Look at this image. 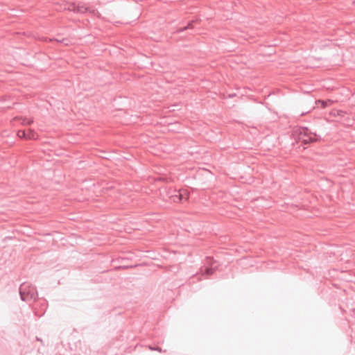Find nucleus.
<instances>
[{"mask_svg":"<svg viewBox=\"0 0 355 355\" xmlns=\"http://www.w3.org/2000/svg\"><path fill=\"white\" fill-rule=\"evenodd\" d=\"M20 297L22 301L29 302L31 300H35L37 293L34 288L29 286L26 283H23L19 288Z\"/></svg>","mask_w":355,"mask_h":355,"instance_id":"nucleus-1","label":"nucleus"},{"mask_svg":"<svg viewBox=\"0 0 355 355\" xmlns=\"http://www.w3.org/2000/svg\"><path fill=\"white\" fill-rule=\"evenodd\" d=\"M36 339H37V340L40 341L41 343H42V339H40L39 338H37Z\"/></svg>","mask_w":355,"mask_h":355,"instance_id":"nucleus-18","label":"nucleus"},{"mask_svg":"<svg viewBox=\"0 0 355 355\" xmlns=\"http://www.w3.org/2000/svg\"><path fill=\"white\" fill-rule=\"evenodd\" d=\"M88 8L83 3L77 4L76 12L85 13L87 11Z\"/></svg>","mask_w":355,"mask_h":355,"instance_id":"nucleus-5","label":"nucleus"},{"mask_svg":"<svg viewBox=\"0 0 355 355\" xmlns=\"http://www.w3.org/2000/svg\"><path fill=\"white\" fill-rule=\"evenodd\" d=\"M26 136L28 139H33L35 140L37 139L38 135L35 132L34 130L28 129V132H26Z\"/></svg>","mask_w":355,"mask_h":355,"instance_id":"nucleus-4","label":"nucleus"},{"mask_svg":"<svg viewBox=\"0 0 355 355\" xmlns=\"http://www.w3.org/2000/svg\"><path fill=\"white\" fill-rule=\"evenodd\" d=\"M193 21H192L191 22H190V23L188 24V26H185V27H184V28H181V29L180 30V31H183L187 30V29H188V28H193V26H192V24H193Z\"/></svg>","mask_w":355,"mask_h":355,"instance_id":"nucleus-13","label":"nucleus"},{"mask_svg":"<svg viewBox=\"0 0 355 355\" xmlns=\"http://www.w3.org/2000/svg\"><path fill=\"white\" fill-rule=\"evenodd\" d=\"M15 119H21V118L16 117ZM33 123V120L32 119H27L26 118L22 119L21 124L23 125H31Z\"/></svg>","mask_w":355,"mask_h":355,"instance_id":"nucleus-8","label":"nucleus"},{"mask_svg":"<svg viewBox=\"0 0 355 355\" xmlns=\"http://www.w3.org/2000/svg\"><path fill=\"white\" fill-rule=\"evenodd\" d=\"M214 272V269L213 268H206L205 271L202 272V275H211Z\"/></svg>","mask_w":355,"mask_h":355,"instance_id":"nucleus-9","label":"nucleus"},{"mask_svg":"<svg viewBox=\"0 0 355 355\" xmlns=\"http://www.w3.org/2000/svg\"><path fill=\"white\" fill-rule=\"evenodd\" d=\"M76 8H77V5L74 3H69L67 6V7L64 8L65 10H68L69 11H73L74 12H76Z\"/></svg>","mask_w":355,"mask_h":355,"instance_id":"nucleus-7","label":"nucleus"},{"mask_svg":"<svg viewBox=\"0 0 355 355\" xmlns=\"http://www.w3.org/2000/svg\"><path fill=\"white\" fill-rule=\"evenodd\" d=\"M17 136L21 139H27L26 132L25 130H19L17 132Z\"/></svg>","mask_w":355,"mask_h":355,"instance_id":"nucleus-10","label":"nucleus"},{"mask_svg":"<svg viewBox=\"0 0 355 355\" xmlns=\"http://www.w3.org/2000/svg\"><path fill=\"white\" fill-rule=\"evenodd\" d=\"M171 200L174 202H182L180 196H178V193L177 191H175V193L173 195H171L170 196Z\"/></svg>","mask_w":355,"mask_h":355,"instance_id":"nucleus-6","label":"nucleus"},{"mask_svg":"<svg viewBox=\"0 0 355 355\" xmlns=\"http://www.w3.org/2000/svg\"><path fill=\"white\" fill-rule=\"evenodd\" d=\"M336 112H337V114H337L338 116H342V114L343 113V111H340V110H337V111H336Z\"/></svg>","mask_w":355,"mask_h":355,"instance_id":"nucleus-16","label":"nucleus"},{"mask_svg":"<svg viewBox=\"0 0 355 355\" xmlns=\"http://www.w3.org/2000/svg\"><path fill=\"white\" fill-rule=\"evenodd\" d=\"M182 202L187 201L189 196V192L187 189H180L177 191Z\"/></svg>","mask_w":355,"mask_h":355,"instance_id":"nucleus-3","label":"nucleus"},{"mask_svg":"<svg viewBox=\"0 0 355 355\" xmlns=\"http://www.w3.org/2000/svg\"><path fill=\"white\" fill-rule=\"evenodd\" d=\"M50 40L51 41L55 40V41H57L58 42H62V43H64L66 45L68 44V43H67L68 40L64 39V38L60 39V37H58V38L50 39Z\"/></svg>","mask_w":355,"mask_h":355,"instance_id":"nucleus-11","label":"nucleus"},{"mask_svg":"<svg viewBox=\"0 0 355 355\" xmlns=\"http://www.w3.org/2000/svg\"><path fill=\"white\" fill-rule=\"evenodd\" d=\"M317 103L321 104L322 107H325L327 105V102L321 100L318 101Z\"/></svg>","mask_w":355,"mask_h":355,"instance_id":"nucleus-14","label":"nucleus"},{"mask_svg":"<svg viewBox=\"0 0 355 355\" xmlns=\"http://www.w3.org/2000/svg\"><path fill=\"white\" fill-rule=\"evenodd\" d=\"M316 134L312 133L307 128H302L299 129L298 139L303 144H307L316 141Z\"/></svg>","mask_w":355,"mask_h":355,"instance_id":"nucleus-2","label":"nucleus"},{"mask_svg":"<svg viewBox=\"0 0 355 355\" xmlns=\"http://www.w3.org/2000/svg\"><path fill=\"white\" fill-rule=\"evenodd\" d=\"M42 306L44 307V309L46 308V302H44V301L43 302Z\"/></svg>","mask_w":355,"mask_h":355,"instance_id":"nucleus-17","label":"nucleus"},{"mask_svg":"<svg viewBox=\"0 0 355 355\" xmlns=\"http://www.w3.org/2000/svg\"><path fill=\"white\" fill-rule=\"evenodd\" d=\"M149 348H150V349H151V350H155V351H158V352H162V349H161L160 347H153L150 346V347H149Z\"/></svg>","mask_w":355,"mask_h":355,"instance_id":"nucleus-15","label":"nucleus"},{"mask_svg":"<svg viewBox=\"0 0 355 355\" xmlns=\"http://www.w3.org/2000/svg\"><path fill=\"white\" fill-rule=\"evenodd\" d=\"M133 266H116L114 270H120V269H126V268H132Z\"/></svg>","mask_w":355,"mask_h":355,"instance_id":"nucleus-12","label":"nucleus"}]
</instances>
